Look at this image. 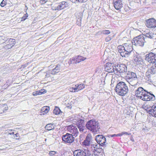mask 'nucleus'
<instances>
[{"label": "nucleus", "instance_id": "obj_26", "mask_svg": "<svg viewBox=\"0 0 156 156\" xmlns=\"http://www.w3.org/2000/svg\"><path fill=\"white\" fill-rule=\"evenodd\" d=\"M45 129L48 130H51L54 129L53 124L50 123L47 125L45 127Z\"/></svg>", "mask_w": 156, "mask_h": 156}, {"label": "nucleus", "instance_id": "obj_31", "mask_svg": "<svg viewBox=\"0 0 156 156\" xmlns=\"http://www.w3.org/2000/svg\"><path fill=\"white\" fill-rule=\"evenodd\" d=\"M49 154L50 156H53L54 155L56 156V155H59L57 152L55 151H49Z\"/></svg>", "mask_w": 156, "mask_h": 156}, {"label": "nucleus", "instance_id": "obj_17", "mask_svg": "<svg viewBox=\"0 0 156 156\" xmlns=\"http://www.w3.org/2000/svg\"><path fill=\"white\" fill-rule=\"evenodd\" d=\"M15 44V40L13 39L10 38L7 42V45L4 46L5 49H9L12 48Z\"/></svg>", "mask_w": 156, "mask_h": 156}, {"label": "nucleus", "instance_id": "obj_28", "mask_svg": "<svg viewBox=\"0 0 156 156\" xmlns=\"http://www.w3.org/2000/svg\"><path fill=\"white\" fill-rule=\"evenodd\" d=\"M110 33V32L109 30H103L99 31L97 32V34L100 35L101 34H108Z\"/></svg>", "mask_w": 156, "mask_h": 156}, {"label": "nucleus", "instance_id": "obj_5", "mask_svg": "<svg viewBox=\"0 0 156 156\" xmlns=\"http://www.w3.org/2000/svg\"><path fill=\"white\" fill-rule=\"evenodd\" d=\"M144 35H140L133 38L132 43L136 46H143L146 42Z\"/></svg>", "mask_w": 156, "mask_h": 156}, {"label": "nucleus", "instance_id": "obj_40", "mask_svg": "<svg viewBox=\"0 0 156 156\" xmlns=\"http://www.w3.org/2000/svg\"><path fill=\"white\" fill-rule=\"evenodd\" d=\"M33 95L34 96H36L39 94V91H36L34 92L33 93Z\"/></svg>", "mask_w": 156, "mask_h": 156}, {"label": "nucleus", "instance_id": "obj_45", "mask_svg": "<svg viewBox=\"0 0 156 156\" xmlns=\"http://www.w3.org/2000/svg\"><path fill=\"white\" fill-rule=\"evenodd\" d=\"M111 40V38L110 37H108L106 38L105 40L106 41H108Z\"/></svg>", "mask_w": 156, "mask_h": 156}, {"label": "nucleus", "instance_id": "obj_46", "mask_svg": "<svg viewBox=\"0 0 156 156\" xmlns=\"http://www.w3.org/2000/svg\"><path fill=\"white\" fill-rule=\"evenodd\" d=\"M140 23L139 22H136L135 24H134V25H135V26H136L137 25L138 26H138L139 25H140Z\"/></svg>", "mask_w": 156, "mask_h": 156}, {"label": "nucleus", "instance_id": "obj_41", "mask_svg": "<svg viewBox=\"0 0 156 156\" xmlns=\"http://www.w3.org/2000/svg\"><path fill=\"white\" fill-rule=\"evenodd\" d=\"M94 153V154L95 156H101L102 155L98 153H97L95 151H93Z\"/></svg>", "mask_w": 156, "mask_h": 156}, {"label": "nucleus", "instance_id": "obj_3", "mask_svg": "<svg viewBox=\"0 0 156 156\" xmlns=\"http://www.w3.org/2000/svg\"><path fill=\"white\" fill-rule=\"evenodd\" d=\"M115 90L118 94L121 96L125 95L129 92L127 84L123 82H120L118 83Z\"/></svg>", "mask_w": 156, "mask_h": 156}, {"label": "nucleus", "instance_id": "obj_11", "mask_svg": "<svg viewBox=\"0 0 156 156\" xmlns=\"http://www.w3.org/2000/svg\"><path fill=\"white\" fill-rule=\"evenodd\" d=\"M146 25L148 28H154L156 27V20L153 18L146 20Z\"/></svg>", "mask_w": 156, "mask_h": 156}, {"label": "nucleus", "instance_id": "obj_23", "mask_svg": "<svg viewBox=\"0 0 156 156\" xmlns=\"http://www.w3.org/2000/svg\"><path fill=\"white\" fill-rule=\"evenodd\" d=\"M50 110L49 106H44L43 107L40 111V115H42L47 114Z\"/></svg>", "mask_w": 156, "mask_h": 156}, {"label": "nucleus", "instance_id": "obj_51", "mask_svg": "<svg viewBox=\"0 0 156 156\" xmlns=\"http://www.w3.org/2000/svg\"><path fill=\"white\" fill-rule=\"evenodd\" d=\"M18 134L17 133L16 134H15V135L16 136V137H18V136H17Z\"/></svg>", "mask_w": 156, "mask_h": 156}, {"label": "nucleus", "instance_id": "obj_29", "mask_svg": "<svg viewBox=\"0 0 156 156\" xmlns=\"http://www.w3.org/2000/svg\"><path fill=\"white\" fill-rule=\"evenodd\" d=\"M93 151H95L97 153H98L102 155L103 153V150L102 148L99 147V148H98L97 149H94Z\"/></svg>", "mask_w": 156, "mask_h": 156}, {"label": "nucleus", "instance_id": "obj_43", "mask_svg": "<svg viewBox=\"0 0 156 156\" xmlns=\"http://www.w3.org/2000/svg\"><path fill=\"white\" fill-rule=\"evenodd\" d=\"M122 134H123V135H124V134H126V135H131V133H128V132H122Z\"/></svg>", "mask_w": 156, "mask_h": 156}, {"label": "nucleus", "instance_id": "obj_8", "mask_svg": "<svg viewBox=\"0 0 156 156\" xmlns=\"http://www.w3.org/2000/svg\"><path fill=\"white\" fill-rule=\"evenodd\" d=\"M74 137L70 133H66L62 136V140L66 143L71 144L74 140Z\"/></svg>", "mask_w": 156, "mask_h": 156}, {"label": "nucleus", "instance_id": "obj_19", "mask_svg": "<svg viewBox=\"0 0 156 156\" xmlns=\"http://www.w3.org/2000/svg\"><path fill=\"white\" fill-rule=\"evenodd\" d=\"M92 137L91 134H88L86 137L85 140L83 142V145L85 146H88L90 145Z\"/></svg>", "mask_w": 156, "mask_h": 156}, {"label": "nucleus", "instance_id": "obj_15", "mask_svg": "<svg viewBox=\"0 0 156 156\" xmlns=\"http://www.w3.org/2000/svg\"><path fill=\"white\" fill-rule=\"evenodd\" d=\"M74 156H89L90 155L87 153V154L83 150L78 149L75 150L73 152Z\"/></svg>", "mask_w": 156, "mask_h": 156}, {"label": "nucleus", "instance_id": "obj_50", "mask_svg": "<svg viewBox=\"0 0 156 156\" xmlns=\"http://www.w3.org/2000/svg\"><path fill=\"white\" fill-rule=\"evenodd\" d=\"M80 21L81 22L82 20V18L81 17H80Z\"/></svg>", "mask_w": 156, "mask_h": 156}, {"label": "nucleus", "instance_id": "obj_6", "mask_svg": "<svg viewBox=\"0 0 156 156\" xmlns=\"http://www.w3.org/2000/svg\"><path fill=\"white\" fill-rule=\"evenodd\" d=\"M95 140L97 143L102 147H106L107 144L106 143V139L103 135H98L95 137Z\"/></svg>", "mask_w": 156, "mask_h": 156}, {"label": "nucleus", "instance_id": "obj_33", "mask_svg": "<svg viewBox=\"0 0 156 156\" xmlns=\"http://www.w3.org/2000/svg\"><path fill=\"white\" fill-rule=\"evenodd\" d=\"M91 147L94 148V149H97L101 146V145H100V144L98 145L97 143L91 144Z\"/></svg>", "mask_w": 156, "mask_h": 156}, {"label": "nucleus", "instance_id": "obj_52", "mask_svg": "<svg viewBox=\"0 0 156 156\" xmlns=\"http://www.w3.org/2000/svg\"><path fill=\"white\" fill-rule=\"evenodd\" d=\"M56 156H61V155H56Z\"/></svg>", "mask_w": 156, "mask_h": 156}, {"label": "nucleus", "instance_id": "obj_4", "mask_svg": "<svg viewBox=\"0 0 156 156\" xmlns=\"http://www.w3.org/2000/svg\"><path fill=\"white\" fill-rule=\"evenodd\" d=\"M98 124L97 121L92 119L86 123L85 126L87 129L92 133H96L99 132L100 128L98 126Z\"/></svg>", "mask_w": 156, "mask_h": 156}, {"label": "nucleus", "instance_id": "obj_55", "mask_svg": "<svg viewBox=\"0 0 156 156\" xmlns=\"http://www.w3.org/2000/svg\"><path fill=\"white\" fill-rule=\"evenodd\" d=\"M80 0L81 1H80V2H81V1L82 0ZM78 1H79V2H80V1H79V0ZM81 2H82V1H81Z\"/></svg>", "mask_w": 156, "mask_h": 156}, {"label": "nucleus", "instance_id": "obj_24", "mask_svg": "<svg viewBox=\"0 0 156 156\" xmlns=\"http://www.w3.org/2000/svg\"><path fill=\"white\" fill-rule=\"evenodd\" d=\"M143 35H144V37L145 36L146 37L152 39L155 37V34H154L152 32H149L143 34Z\"/></svg>", "mask_w": 156, "mask_h": 156}, {"label": "nucleus", "instance_id": "obj_21", "mask_svg": "<svg viewBox=\"0 0 156 156\" xmlns=\"http://www.w3.org/2000/svg\"><path fill=\"white\" fill-rule=\"evenodd\" d=\"M67 3L65 2H62L59 3V5L56 7L55 10H60L68 7Z\"/></svg>", "mask_w": 156, "mask_h": 156}, {"label": "nucleus", "instance_id": "obj_27", "mask_svg": "<svg viewBox=\"0 0 156 156\" xmlns=\"http://www.w3.org/2000/svg\"><path fill=\"white\" fill-rule=\"evenodd\" d=\"M61 112H62L59 108L57 106H55L54 109L53 111V113L54 114L58 115L60 114Z\"/></svg>", "mask_w": 156, "mask_h": 156}, {"label": "nucleus", "instance_id": "obj_12", "mask_svg": "<svg viewBox=\"0 0 156 156\" xmlns=\"http://www.w3.org/2000/svg\"><path fill=\"white\" fill-rule=\"evenodd\" d=\"M67 129L69 132L71 133V134L73 136H74L75 137L77 136L79 132L76 126L70 125L67 127Z\"/></svg>", "mask_w": 156, "mask_h": 156}, {"label": "nucleus", "instance_id": "obj_47", "mask_svg": "<svg viewBox=\"0 0 156 156\" xmlns=\"http://www.w3.org/2000/svg\"><path fill=\"white\" fill-rule=\"evenodd\" d=\"M123 135V134H122V132L121 133H119V134H116V136H122Z\"/></svg>", "mask_w": 156, "mask_h": 156}, {"label": "nucleus", "instance_id": "obj_30", "mask_svg": "<svg viewBox=\"0 0 156 156\" xmlns=\"http://www.w3.org/2000/svg\"><path fill=\"white\" fill-rule=\"evenodd\" d=\"M76 85L75 86L77 87H76L78 91L83 89L85 87V85L83 84L77 85Z\"/></svg>", "mask_w": 156, "mask_h": 156}, {"label": "nucleus", "instance_id": "obj_48", "mask_svg": "<svg viewBox=\"0 0 156 156\" xmlns=\"http://www.w3.org/2000/svg\"><path fill=\"white\" fill-rule=\"evenodd\" d=\"M129 84L132 86H133L134 87H135V86H136L137 85L136 84H134L133 85L132 84V83H129Z\"/></svg>", "mask_w": 156, "mask_h": 156}, {"label": "nucleus", "instance_id": "obj_10", "mask_svg": "<svg viewBox=\"0 0 156 156\" xmlns=\"http://www.w3.org/2000/svg\"><path fill=\"white\" fill-rule=\"evenodd\" d=\"M76 124L80 132H83L84 130L86 129L84 120L82 119H80L76 121Z\"/></svg>", "mask_w": 156, "mask_h": 156}, {"label": "nucleus", "instance_id": "obj_25", "mask_svg": "<svg viewBox=\"0 0 156 156\" xmlns=\"http://www.w3.org/2000/svg\"><path fill=\"white\" fill-rule=\"evenodd\" d=\"M75 58L76 60V63H78L81 62L82 61H84L86 58H84L80 55H78L75 56Z\"/></svg>", "mask_w": 156, "mask_h": 156}, {"label": "nucleus", "instance_id": "obj_13", "mask_svg": "<svg viewBox=\"0 0 156 156\" xmlns=\"http://www.w3.org/2000/svg\"><path fill=\"white\" fill-rule=\"evenodd\" d=\"M116 66L113 63H108L106 64L105 69L109 73H112L116 71Z\"/></svg>", "mask_w": 156, "mask_h": 156}, {"label": "nucleus", "instance_id": "obj_1", "mask_svg": "<svg viewBox=\"0 0 156 156\" xmlns=\"http://www.w3.org/2000/svg\"><path fill=\"white\" fill-rule=\"evenodd\" d=\"M135 94L142 100L148 101H154L155 99L154 95L144 90L143 87H139L135 90Z\"/></svg>", "mask_w": 156, "mask_h": 156}, {"label": "nucleus", "instance_id": "obj_39", "mask_svg": "<svg viewBox=\"0 0 156 156\" xmlns=\"http://www.w3.org/2000/svg\"><path fill=\"white\" fill-rule=\"evenodd\" d=\"M6 5V3L4 1V0H3L2 1L0 4V5L1 7H4Z\"/></svg>", "mask_w": 156, "mask_h": 156}, {"label": "nucleus", "instance_id": "obj_53", "mask_svg": "<svg viewBox=\"0 0 156 156\" xmlns=\"http://www.w3.org/2000/svg\"><path fill=\"white\" fill-rule=\"evenodd\" d=\"M40 72L41 73V72H42V70H41L40 71Z\"/></svg>", "mask_w": 156, "mask_h": 156}, {"label": "nucleus", "instance_id": "obj_35", "mask_svg": "<svg viewBox=\"0 0 156 156\" xmlns=\"http://www.w3.org/2000/svg\"><path fill=\"white\" fill-rule=\"evenodd\" d=\"M69 90L71 92H76L78 91L76 87H70L69 89Z\"/></svg>", "mask_w": 156, "mask_h": 156}, {"label": "nucleus", "instance_id": "obj_37", "mask_svg": "<svg viewBox=\"0 0 156 156\" xmlns=\"http://www.w3.org/2000/svg\"><path fill=\"white\" fill-rule=\"evenodd\" d=\"M47 92V90L44 89H41L40 90V95L44 94Z\"/></svg>", "mask_w": 156, "mask_h": 156}, {"label": "nucleus", "instance_id": "obj_54", "mask_svg": "<svg viewBox=\"0 0 156 156\" xmlns=\"http://www.w3.org/2000/svg\"><path fill=\"white\" fill-rule=\"evenodd\" d=\"M52 65H50V67H52Z\"/></svg>", "mask_w": 156, "mask_h": 156}, {"label": "nucleus", "instance_id": "obj_56", "mask_svg": "<svg viewBox=\"0 0 156 156\" xmlns=\"http://www.w3.org/2000/svg\"><path fill=\"white\" fill-rule=\"evenodd\" d=\"M6 110L7 109V108H6Z\"/></svg>", "mask_w": 156, "mask_h": 156}, {"label": "nucleus", "instance_id": "obj_44", "mask_svg": "<svg viewBox=\"0 0 156 156\" xmlns=\"http://www.w3.org/2000/svg\"><path fill=\"white\" fill-rule=\"evenodd\" d=\"M116 136V134H115L112 135H108V136L109 137H113L115 136Z\"/></svg>", "mask_w": 156, "mask_h": 156}, {"label": "nucleus", "instance_id": "obj_36", "mask_svg": "<svg viewBox=\"0 0 156 156\" xmlns=\"http://www.w3.org/2000/svg\"><path fill=\"white\" fill-rule=\"evenodd\" d=\"M70 62L71 63V64H76V60L75 57L73 58H70Z\"/></svg>", "mask_w": 156, "mask_h": 156}, {"label": "nucleus", "instance_id": "obj_7", "mask_svg": "<svg viewBox=\"0 0 156 156\" xmlns=\"http://www.w3.org/2000/svg\"><path fill=\"white\" fill-rule=\"evenodd\" d=\"M116 71L117 73H119L121 74L123 73L126 74L127 73V67L125 64H118L116 66Z\"/></svg>", "mask_w": 156, "mask_h": 156}, {"label": "nucleus", "instance_id": "obj_49", "mask_svg": "<svg viewBox=\"0 0 156 156\" xmlns=\"http://www.w3.org/2000/svg\"><path fill=\"white\" fill-rule=\"evenodd\" d=\"M9 133L10 134V135H11L12 134H14V133L13 132H11V133Z\"/></svg>", "mask_w": 156, "mask_h": 156}, {"label": "nucleus", "instance_id": "obj_42", "mask_svg": "<svg viewBox=\"0 0 156 156\" xmlns=\"http://www.w3.org/2000/svg\"><path fill=\"white\" fill-rule=\"evenodd\" d=\"M47 0H41L40 2L41 3V4H42L43 3H44L46 2L47 1Z\"/></svg>", "mask_w": 156, "mask_h": 156}, {"label": "nucleus", "instance_id": "obj_22", "mask_svg": "<svg viewBox=\"0 0 156 156\" xmlns=\"http://www.w3.org/2000/svg\"><path fill=\"white\" fill-rule=\"evenodd\" d=\"M61 70V65L59 64H57L55 67L51 70V73L52 75H55L59 72Z\"/></svg>", "mask_w": 156, "mask_h": 156}, {"label": "nucleus", "instance_id": "obj_32", "mask_svg": "<svg viewBox=\"0 0 156 156\" xmlns=\"http://www.w3.org/2000/svg\"><path fill=\"white\" fill-rule=\"evenodd\" d=\"M40 136L41 138V141L43 142L44 143H45L47 140V139L45 138V136L43 134H41L40 135Z\"/></svg>", "mask_w": 156, "mask_h": 156}, {"label": "nucleus", "instance_id": "obj_9", "mask_svg": "<svg viewBox=\"0 0 156 156\" xmlns=\"http://www.w3.org/2000/svg\"><path fill=\"white\" fill-rule=\"evenodd\" d=\"M145 59L150 63H154L156 61V54L150 52L146 55Z\"/></svg>", "mask_w": 156, "mask_h": 156}, {"label": "nucleus", "instance_id": "obj_34", "mask_svg": "<svg viewBox=\"0 0 156 156\" xmlns=\"http://www.w3.org/2000/svg\"><path fill=\"white\" fill-rule=\"evenodd\" d=\"M51 71H48L46 73H44V74H45V78H48L51 76V75L52 74H51Z\"/></svg>", "mask_w": 156, "mask_h": 156}, {"label": "nucleus", "instance_id": "obj_16", "mask_svg": "<svg viewBox=\"0 0 156 156\" xmlns=\"http://www.w3.org/2000/svg\"><path fill=\"white\" fill-rule=\"evenodd\" d=\"M155 64V65H156ZM156 73V66H152L150 69H148L146 73V76L150 77L151 75H153Z\"/></svg>", "mask_w": 156, "mask_h": 156}, {"label": "nucleus", "instance_id": "obj_2", "mask_svg": "<svg viewBox=\"0 0 156 156\" xmlns=\"http://www.w3.org/2000/svg\"><path fill=\"white\" fill-rule=\"evenodd\" d=\"M119 52L122 57H127L129 56L133 50L132 45L127 43H124L122 45L118 47Z\"/></svg>", "mask_w": 156, "mask_h": 156}, {"label": "nucleus", "instance_id": "obj_38", "mask_svg": "<svg viewBox=\"0 0 156 156\" xmlns=\"http://www.w3.org/2000/svg\"><path fill=\"white\" fill-rule=\"evenodd\" d=\"M28 16V15L27 13L24 14L23 16L21 18V21L27 19Z\"/></svg>", "mask_w": 156, "mask_h": 156}, {"label": "nucleus", "instance_id": "obj_18", "mask_svg": "<svg viewBox=\"0 0 156 156\" xmlns=\"http://www.w3.org/2000/svg\"><path fill=\"white\" fill-rule=\"evenodd\" d=\"M113 3L115 8L117 10L120 9L122 7L121 0H114Z\"/></svg>", "mask_w": 156, "mask_h": 156}, {"label": "nucleus", "instance_id": "obj_14", "mask_svg": "<svg viewBox=\"0 0 156 156\" xmlns=\"http://www.w3.org/2000/svg\"><path fill=\"white\" fill-rule=\"evenodd\" d=\"M126 76L130 82H131L133 80H137V77L136 73L134 72L128 71L126 73Z\"/></svg>", "mask_w": 156, "mask_h": 156}, {"label": "nucleus", "instance_id": "obj_20", "mask_svg": "<svg viewBox=\"0 0 156 156\" xmlns=\"http://www.w3.org/2000/svg\"><path fill=\"white\" fill-rule=\"evenodd\" d=\"M147 111L150 114L156 117V105L153 106L151 108H147Z\"/></svg>", "mask_w": 156, "mask_h": 156}]
</instances>
